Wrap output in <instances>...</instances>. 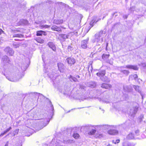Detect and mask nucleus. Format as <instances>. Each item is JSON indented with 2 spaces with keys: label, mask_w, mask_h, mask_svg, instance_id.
Here are the masks:
<instances>
[{
  "label": "nucleus",
  "mask_w": 146,
  "mask_h": 146,
  "mask_svg": "<svg viewBox=\"0 0 146 146\" xmlns=\"http://www.w3.org/2000/svg\"><path fill=\"white\" fill-rule=\"evenodd\" d=\"M109 54H103L102 56V58L104 59V58H105L106 57L108 58L109 56Z\"/></svg>",
  "instance_id": "46"
},
{
  "label": "nucleus",
  "mask_w": 146,
  "mask_h": 146,
  "mask_svg": "<svg viewBox=\"0 0 146 146\" xmlns=\"http://www.w3.org/2000/svg\"><path fill=\"white\" fill-rule=\"evenodd\" d=\"M74 142V141L73 140L68 139L67 140H64V143L65 144H70L73 143Z\"/></svg>",
  "instance_id": "32"
},
{
  "label": "nucleus",
  "mask_w": 146,
  "mask_h": 146,
  "mask_svg": "<svg viewBox=\"0 0 146 146\" xmlns=\"http://www.w3.org/2000/svg\"><path fill=\"white\" fill-rule=\"evenodd\" d=\"M48 119L46 118L45 119H41V121L42 122V124L44 125V127H42L43 128L44 127L46 126L49 123L50 119V117H48Z\"/></svg>",
  "instance_id": "10"
},
{
  "label": "nucleus",
  "mask_w": 146,
  "mask_h": 146,
  "mask_svg": "<svg viewBox=\"0 0 146 146\" xmlns=\"http://www.w3.org/2000/svg\"><path fill=\"white\" fill-rule=\"evenodd\" d=\"M109 134L111 135H115L118 133V131L115 129H111L108 131Z\"/></svg>",
  "instance_id": "22"
},
{
  "label": "nucleus",
  "mask_w": 146,
  "mask_h": 146,
  "mask_svg": "<svg viewBox=\"0 0 146 146\" xmlns=\"http://www.w3.org/2000/svg\"><path fill=\"white\" fill-rule=\"evenodd\" d=\"M66 60L68 64L71 65L74 64L76 62L75 59L72 57L68 58Z\"/></svg>",
  "instance_id": "8"
},
{
  "label": "nucleus",
  "mask_w": 146,
  "mask_h": 146,
  "mask_svg": "<svg viewBox=\"0 0 146 146\" xmlns=\"http://www.w3.org/2000/svg\"><path fill=\"white\" fill-rule=\"evenodd\" d=\"M6 78L8 80L10 81L13 82H16L18 81L19 79L21 78V77H20L19 76H18V77L17 78H13L11 77L7 76L6 77Z\"/></svg>",
  "instance_id": "20"
},
{
  "label": "nucleus",
  "mask_w": 146,
  "mask_h": 146,
  "mask_svg": "<svg viewBox=\"0 0 146 146\" xmlns=\"http://www.w3.org/2000/svg\"><path fill=\"white\" fill-rule=\"evenodd\" d=\"M88 85L90 87L94 88L96 86V83L93 81H90L88 83Z\"/></svg>",
  "instance_id": "23"
},
{
  "label": "nucleus",
  "mask_w": 146,
  "mask_h": 146,
  "mask_svg": "<svg viewBox=\"0 0 146 146\" xmlns=\"http://www.w3.org/2000/svg\"><path fill=\"white\" fill-rule=\"evenodd\" d=\"M134 138V135L132 133H129L127 136V138L128 139H133Z\"/></svg>",
  "instance_id": "31"
},
{
  "label": "nucleus",
  "mask_w": 146,
  "mask_h": 146,
  "mask_svg": "<svg viewBox=\"0 0 146 146\" xmlns=\"http://www.w3.org/2000/svg\"><path fill=\"white\" fill-rule=\"evenodd\" d=\"M48 119L46 118L45 119H41V121L42 122V124L44 125V127H42L43 128L44 127L46 126L49 123L50 119V117H48Z\"/></svg>",
  "instance_id": "9"
},
{
  "label": "nucleus",
  "mask_w": 146,
  "mask_h": 146,
  "mask_svg": "<svg viewBox=\"0 0 146 146\" xmlns=\"http://www.w3.org/2000/svg\"><path fill=\"white\" fill-rule=\"evenodd\" d=\"M36 41L38 43L42 44L44 42V40L43 39L40 38H38L36 39Z\"/></svg>",
  "instance_id": "37"
},
{
  "label": "nucleus",
  "mask_w": 146,
  "mask_h": 146,
  "mask_svg": "<svg viewBox=\"0 0 146 146\" xmlns=\"http://www.w3.org/2000/svg\"><path fill=\"white\" fill-rule=\"evenodd\" d=\"M58 89L60 92L63 93V94L66 96H72L71 95V91L70 87L59 86L58 87Z\"/></svg>",
  "instance_id": "2"
},
{
  "label": "nucleus",
  "mask_w": 146,
  "mask_h": 146,
  "mask_svg": "<svg viewBox=\"0 0 146 146\" xmlns=\"http://www.w3.org/2000/svg\"><path fill=\"white\" fill-rule=\"evenodd\" d=\"M27 66H26L25 67H24L23 68V67L22 66V69L24 70H25L27 69Z\"/></svg>",
  "instance_id": "55"
},
{
  "label": "nucleus",
  "mask_w": 146,
  "mask_h": 146,
  "mask_svg": "<svg viewBox=\"0 0 146 146\" xmlns=\"http://www.w3.org/2000/svg\"><path fill=\"white\" fill-rule=\"evenodd\" d=\"M73 136L75 139H77L79 137V135L77 133H74L73 135Z\"/></svg>",
  "instance_id": "41"
},
{
  "label": "nucleus",
  "mask_w": 146,
  "mask_h": 146,
  "mask_svg": "<svg viewBox=\"0 0 146 146\" xmlns=\"http://www.w3.org/2000/svg\"><path fill=\"white\" fill-rule=\"evenodd\" d=\"M122 67L123 68H127L128 69H132L136 70H138V68L137 67V66L130 65H126L125 66H123Z\"/></svg>",
  "instance_id": "12"
},
{
  "label": "nucleus",
  "mask_w": 146,
  "mask_h": 146,
  "mask_svg": "<svg viewBox=\"0 0 146 146\" xmlns=\"http://www.w3.org/2000/svg\"><path fill=\"white\" fill-rule=\"evenodd\" d=\"M127 15H124L123 16V17L125 19H127Z\"/></svg>",
  "instance_id": "56"
},
{
  "label": "nucleus",
  "mask_w": 146,
  "mask_h": 146,
  "mask_svg": "<svg viewBox=\"0 0 146 146\" xmlns=\"http://www.w3.org/2000/svg\"><path fill=\"white\" fill-rule=\"evenodd\" d=\"M48 46L51 48L54 51H56V48L54 44L52 42H49L48 43Z\"/></svg>",
  "instance_id": "13"
},
{
  "label": "nucleus",
  "mask_w": 146,
  "mask_h": 146,
  "mask_svg": "<svg viewBox=\"0 0 146 146\" xmlns=\"http://www.w3.org/2000/svg\"><path fill=\"white\" fill-rule=\"evenodd\" d=\"M136 143L133 142H124L123 143V146H135Z\"/></svg>",
  "instance_id": "19"
},
{
  "label": "nucleus",
  "mask_w": 146,
  "mask_h": 146,
  "mask_svg": "<svg viewBox=\"0 0 146 146\" xmlns=\"http://www.w3.org/2000/svg\"><path fill=\"white\" fill-rule=\"evenodd\" d=\"M12 128L11 127H9V128L6 129L3 132H2L0 135V137H3L4 135L7 132H9L11 129Z\"/></svg>",
  "instance_id": "26"
},
{
  "label": "nucleus",
  "mask_w": 146,
  "mask_h": 146,
  "mask_svg": "<svg viewBox=\"0 0 146 146\" xmlns=\"http://www.w3.org/2000/svg\"><path fill=\"white\" fill-rule=\"evenodd\" d=\"M117 13V12H115L113 13L112 14L113 16H114L115 15V17L117 16L118 15L117 14H116Z\"/></svg>",
  "instance_id": "52"
},
{
  "label": "nucleus",
  "mask_w": 146,
  "mask_h": 146,
  "mask_svg": "<svg viewBox=\"0 0 146 146\" xmlns=\"http://www.w3.org/2000/svg\"><path fill=\"white\" fill-rule=\"evenodd\" d=\"M66 7H67L68 9L69 8V7L68 5H66Z\"/></svg>",
  "instance_id": "62"
},
{
  "label": "nucleus",
  "mask_w": 146,
  "mask_h": 146,
  "mask_svg": "<svg viewBox=\"0 0 146 146\" xmlns=\"http://www.w3.org/2000/svg\"><path fill=\"white\" fill-rule=\"evenodd\" d=\"M96 131L95 129H92V130L88 132V134L89 135H94L96 133Z\"/></svg>",
  "instance_id": "36"
},
{
  "label": "nucleus",
  "mask_w": 146,
  "mask_h": 146,
  "mask_svg": "<svg viewBox=\"0 0 146 146\" xmlns=\"http://www.w3.org/2000/svg\"><path fill=\"white\" fill-rule=\"evenodd\" d=\"M4 51L7 54L10 56H12L14 53V51L13 49L9 47L5 48L4 49Z\"/></svg>",
  "instance_id": "5"
},
{
  "label": "nucleus",
  "mask_w": 146,
  "mask_h": 146,
  "mask_svg": "<svg viewBox=\"0 0 146 146\" xmlns=\"http://www.w3.org/2000/svg\"><path fill=\"white\" fill-rule=\"evenodd\" d=\"M120 140L119 139H117L116 140V141L114 143L116 144V143H119Z\"/></svg>",
  "instance_id": "53"
},
{
  "label": "nucleus",
  "mask_w": 146,
  "mask_h": 146,
  "mask_svg": "<svg viewBox=\"0 0 146 146\" xmlns=\"http://www.w3.org/2000/svg\"><path fill=\"white\" fill-rule=\"evenodd\" d=\"M96 127H99L100 128H102L105 129H108L110 128V126L108 125H102L96 126Z\"/></svg>",
  "instance_id": "24"
},
{
  "label": "nucleus",
  "mask_w": 146,
  "mask_h": 146,
  "mask_svg": "<svg viewBox=\"0 0 146 146\" xmlns=\"http://www.w3.org/2000/svg\"><path fill=\"white\" fill-rule=\"evenodd\" d=\"M100 78L101 80L103 81L104 82H109V81H108L107 79V78L105 76V77H100Z\"/></svg>",
  "instance_id": "38"
},
{
  "label": "nucleus",
  "mask_w": 146,
  "mask_h": 146,
  "mask_svg": "<svg viewBox=\"0 0 146 146\" xmlns=\"http://www.w3.org/2000/svg\"><path fill=\"white\" fill-rule=\"evenodd\" d=\"M112 87L111 85L106 83H103L101 85V87L102 88L108 89L111 88Z\"/></svg>",
  "instance_id": "17"
},
{
  "label": "nucleus",
  "mask_w": 146,
  "mask_h": 146,
  "mask_svg": "<svg viewBox=\"0 0 146 146\" xmlns=\"http://www.w3.org/2000/svg\"><path fill=\"white\" fill-rule=\"evenodd\" d=\"M106 74V71L105 70H103L100 71L96 73V75L100 77H103Z\"/></svg>",
  "instance_id": "18"
},
{
  "label": "nucleus",
  "mask_w": 146,
  "mask_h": 146,
  "mask_svg": "<svg viewBox=\"0 0 146 146\" xmlns=\"http://www.w3.org/2000/svg\"><path fill=\"white\" fill-rule=\"evenodd\" d=\"M2 60L3 63L5 64L7 63H9L10 62L9 58L6 55L3 56L2 58Z\"/></svg>",
  "instance_id": "15"
},
{
  "label": "nucleus",
  "mask_w": 146,
  "mask_h": 146,
  "mask_svg": "<svg viewBox=\"0 0 146 146\" xmlns=\"http://www.w3.org/2000/svg\"><path fill=\"white\" fill-rule=\"evenodd\" d=\"M76 78H80V76H79V75H77V76H76Z\"/></svg>",
  "instance_id": "61"
},
{
  "label": "nucleus",
  "mask_w": 146,
  "mask_h": 146,
  "mask_svg": "<svg viewBox=\"0 0 146 146\" xmlns=\"http://www.w3.org/2000/svg\"><path fill=\"white\" fill-rule=\"evenodd\" d=\"M133 87L136 91L140 94L142 96V98L143 99V96L142 94L141 93V91L140 90L139 86H138L134 85L133 86Z\"/></svg>",
  "instance_id": "25"
},
{
  "label": "nucleus",
  "mask_w": 146,
  "mask_h": 146,
  "mask_svg": "<svg viewBox=\"0 0 146 146\" xmlns=\"http://www.w3.org/2000/svg\"><path fill=\"white\" fill-rule=\"evenodd\" d=\"M134 106L132 108L130 109V114L131 115H133L136 113L138 111L139 108V105L136 102L133 103Z\"/></svg>",
  "instance_id": "4"
},
{
  "label": "nucleus",
  "mask_w": 146,
  "mask_h": 146,
  "mask_svg": "<svg viewBox=\"0 0 146 146\" xmlns=\"http://www.w3.org/2000/svg\"><path fill=\"white\" fill-rule=\"evenodd\" d=\"M16 31H17V32H19V30H16Z\"/></svg>",
  "instance_id": "63"
},
{
  "label": "nucleus",
  "mask_w": 146,
  "mask_h": 146,
  "mask_svg": "<svg viewBox=\"0 0 146 146\" xmlns=\"http://www.w3.org/2000/svg\"><path fill=\"white\" fill-rule=\"evenodd\" d=\"M112 142L113 143L115 142L114 140H113Z\"/></svg>",
  "instance_id": "64"
},
{
  "label": "nucleus",
  "mask_w": 146,
  "mask_h": 146,
  "mask_svg": "<svg viewBox=\"0 0 146 146\" xmlns=\"http://www.w3.org/2000/svg\"><path fill=\"white\" fill-rule=\"evenodd\" d=\"M121 72L123 73V74L126 75H128V74H129V71L127 70H121Z\"/></svg>",
  "instance_id": "39"
},
{
  "label": "nucleus",
  "mask_w": 146,
  "mask_h": 146,
  "mask_svg": "<svg viewBox=\"0 0 146 146\" xmlns=\"http://www.w3.org/2000/svg\"><path fill=\"white\" fill-rule=\"evenodd\" d=\"M92 127V126H91V125H87L85 126L84 127V129L86 130V129H91V128Z\"/></svg>",
  "instance_id": "42"
},
{
  "label": "nucleus",
  "mask_w": 146,
  "mask_h": 146,
  "mask_svg": "<svg viewBox=\"0 0 146 146\" xmlns=\"http://www.w3.org/2000/svg\"><path fill=\"white\" fill-rule=\"evenodd\" d=\"M89 40V38H88L86 40H82L81 42V47L84 49H85L87 47V44Z\"/></svg>",
  "instance_id": "7"
},
{
  "label": "nucleus",
  "mask_w": 146,
  "mask_h": 146,
  "mask_svg": "<svg viewBox=\"0 0 146 146\" xmlns=\"http://www.w3.org/2000/svg\"><path fill=\"white\" fill-rule=\"evenodd\" d=\"M69 78L71 81L72 80H73V81L75 82H78V80L76 78L73 77L71 75H70V76L69 77Z\"/></svg>",
  "instance_id": "34"
},
{
  "label": "nucleus",
  "mask_w": 146,
  "mask_h": 146,
  "mask_svg": "<svg viewBox=\"0 0 146 146\" xmlns=\"http://www.w3.org/2000/svg\"><path fill=\"white\" fill-rule=\"evenodd\" d=\"M36 94L38 95V98L40 97V96H42V97H43V95L42 94H40L39 93H36Z\"/></svg>",
  "instance_id": "51"
},
{
  "label": "nucleus",
  "mask_w": 146,
  "mask_h": 146,
  "mask_svg": "<svg viewBox=\"0 0 146 146\" xmlns=\"http://www.w3.org/2000/svg\"><path fill=\"white\" fill-rule=\"evenodd\" d=\"M96 95L97 96H100V91L98 90H96L95 91V93Z\"/></svg>",
  "instance_id": "44"
},
{
  "label": "nucleus",
  "mask_w": 146,
  "mask_h": 146,
  "mask_svg": "<svg viewBox=\"0 0 146 146\" xmlns=\"http://www.w3.org/2000/svg\"><path fill=\"white\" fill-rule=\"evenodd\" d=\"M86 88V87L84 86H80V89L82 92V94L80 93L74 94L73 96L74 98L75 99L79 100L80 101H83L84 100L87 99L88 98V97L85 95V94H84V95L83 94L84 92L85 91Z\"/></svg>",
  "instance_id": "1"
},
{
  "label": "nucleus",
  "mask_w": 146,
  "mask_h": 146,
  "mask_svg": "<svg viewBox=\"0 0 146 146\" xmlns=\"http://www.w3.org/2000/svg\"><path fill=\"white\" fill-rule=\"evenodd\" d=\"M51 29L52 30L57 32L61 31L62 30L60 27H57L56 25H54L52 27Z\"/></svg>",
  "instance_id": "21"
},
{
  "label": "nucleus",
  "mask_w": 146,
  "mask_h": 146,
  "mask_svg": "<svg viewBox=\"0 0 146 146\" xmlns=\"http://www.w3.org/2000/svg\"><path fill=\"white\" fill-rule=\"evenodd\" d=\"M49 110H50V116L48 117H50H50L52 118L54 115V107L53 105L52 104L51 102L50 101L49 102Z\"/></svg>",
  "instance_id": "6"
},
{
  "label": "nucleus",
  "mask_w": 146,
  "mask_h": 146,
  "mask_svg": "<svg viewBox=\"0 0 146 146\" xmlns=\"http://www.w3.org/2000/svg\"><path fill=\"white\" fill-rule=\"evenodd\" d=\"M88 69L89 73L90 74V72H92V66H91V67H90V66H89V67H88Z\"/></svg>",
  "instance_id": "45"
},
{
  "label": "nucleus",
  "mask_w": 146,
  "mask_h": 146,
  "mask_svg": "<svg viewBox=\"0 0 146 146\" xmlns=\"http://www.w3.org/2000/svg\"><path fill=\"white\" fill-rule=\"evenodd\" d=\"M103 33V31H101L95 34V38L92 40V42H96L98 45H100V43H101L103 40V38L101 37Z\"/></svg>",
  "instance_id": "3"
},
{
  "label": "nucleus",
  "mask_w": 146,
  "mask_h": 146,
  "mask_svg": "<svg viewBox=\"0 0 146 146\" xmlns=\"http://www.w3.org/2000/svg\"><path fill=\"white\" fill-rule=\"evenodd\" d=\"M133 76L135 79H136L137 78V76L136 74H135L133 75Z\"/></svg>",
  "instance_id": "54"
},
{
  "label": "nucleus",
  "mask_w": 146,
  "mask_h": 146,
  "mask_svg": "<svg viewBox=\"0 0 146 146\" xmlns=\"http://www.w3.org/2000/svg\"><path fill=\"white\" fill-rule=\"evenodd\" d=\"M143 67H145V68H146V64H143Z\"/></svg>",
  "instance_id": "58"
},
{
  "label": "nucleus",
  "mask_w": 146,
  "mask_h": 146,
  "mask_svg": "<svg viewBox=\"0 0 146 146\" xmlns=\"http://www.w3.org/2000/svg\"><path fill=\"white\" fill-rule=\"evenodd\" d=\"M139 130H136L135 131V133L137 135H138L139 134Z\"/></svg>",
  "instance_id": "47"
},
{
  "label": "nucleus",
  "mask_w": 146,
  "mask_h": 146,
  "mask_svg": "<svg viewBox=\"0 0 146 146\" xmlns=\"http://www.w3.org/2000/svg\"><path fill=\"white\" fill-rule=\"evenodd\" d=\"M8 143H9L8 141H7V142H6V144H5V146H8Z\"/></svg>",
  "instance_id": "57"
},
{
  "label": "nucleus",
  "mask_w": 146,
  "mask_h": 146,
  "mask_svg": "<svg viewBox=\"0 0 146 146\" xmlns=\"http://www.w3.org/2000/svg\"><path fill=\"white\" fill-rule=\"evenodd\" d=\"M3 33V34H5V32L2 30V29H0V35H1V34Z\"/></svg>",
  "instance_id": "49"
},
{
  "label": "nucleus",
  "mask_w": 146,
  "mask_h": 146,
  "mask_svg": "<svg viewBox=\"0 0 146 146\" xmlns=\"http://www.w3.org/2000/svg\"><path fill=\"white\" fill-rule=\"evenodd\" d=\"M54 73H53V74H51L50 73H48V74L49 77H50L51 79H52V80H53L54 82H55V81H54V80L55 77H54Z\"/></svg>",
  "instance_id": "33"
},
{
  "label": "nucleus",
  "mask_w": 146,
  "mask_h": 146,
  "mask_svg": "<svg viewBox=\"0 0 146 146\" xmlns=\"http://www.w3.org/2000/svg\"><path fill=\"white\" fill-rule=\"evenodd\" d=\"M48 119L46 118L45 119H41V121L42 122V124L44 125V127H42L43 128L44 127L46 126L49 123L50 119V117H48Z\"/></svg>",
  "instance_id": "11"
},
{
  "label": "nucleus",
  "mask_w": 146,
  "mask_h": 146,
  "mask_svg": "<svg viewBox=\"0 0 146 146\" xmlns=\"http://www.w3.org/2000/svg\"><path fill=\"white\" fill-rule=\"evenodd\" d=\"M19 23L21 25H27L28 24V22L26 20L21 19L20 20Z\"/></svg>",
  "instance_id": "30"
},
{
  "label": "nucleus",
  "mask_w": 146,
  "mask_h": 146,
  "mask_svg": "<svg viewBox=\"0 0 146 146\" xmlns=\"http://www.w3.org/2000/svg\"><path fill=\"white\" fill-rule=\"evenodd\" d=\"M123 89L126 92H130L132 90V86H123Z\"/></svg>",
  "instance_id": "14"
},
{
  "label": "nucleus",
  "mask_w": 146,
  "mask_h": 146,
  "mask_svg": "<svg viewBox=\"0 0 146 146\" xmlns=\"http://www.w3.org/2000/svg\"><path fill=\"white\" fill-rule=\"evenodd\" d=\"M133 8H130V9H129V11H131V10H132H132L133 9Z\"/></svg>",
  "instance_id": "59"
},
{
  "label": "nucleus",
  "mask_w": 146,
  "mask_h": 146,
  "mask_svg": "<svg viewBox=\"0 0 146 146\" xmlns=\"http://www.w3.org/2000/svg\"><path fill=\"white\" fill-rule=\"evenodd\" d=\"M42 34L44 35H46V32L44 31L41 30L38 31L36 32V35L37 36H41L42 35Z\"/></svg>",
  "instance_id": "28"
},
{
  "label": "nucleus",
  "mask_w": 146,
  "mask_h": 146,
  "mask_svg": "<svg viewBox=\"0 0 146 146\" xmlns=\"http://www.w3.org/2000/svg\"><path fill=\"white\" fill-rule=\"evenodd\" d=\"M23 35L21 34H14L13 35V37H17L19 38H21L23 37Z\"/></svg>",
  "instance_id": "35"
},
{
  "label": "nucleus",
  "mask_w": 146,
  "mask_h": 146,
  "mask_svg": "<svg viewBox=\"0 0 146 146\" xmlns=\"http://www.w3.org/2000/svg\"><path fill=\"white\" fill-rule=\"evenodd\" d=\"M40 28L41 29H42L43 28H48L50 27V26L48 25H41L40 26Z\"/></svg>",
  "instance_id": "40"
},
{
  "label": "nucleus",
  "mask_w": 146,
  "mask_h": 146,
  "mask_svg": "<svg viewBox=\"0 0 146 146\" xmlns=\"http://www.w3.org/2000/svg\"><path fill=\"white\" fill-rule=\"evenodd\" d=\"M68 49L69 50H71L73 49L72 48L69 46H68Z\"/></svg>",
  "instance_id": "50"
},
{
  "label": "nucleus",
  "mask_w": 146,
  "mask_h": 146,
  "mask_svg": "<svg viewBox=\"0 0 146 146\" xmlns=\"http://www.w3.org/2000/svg\"><path fill=\"white\" fill-rule=\"evenodd\" d=\"M103 102L106 104L110 102L108 100H103Z\"/></svg>",
  "instance_id": "48"
},
{
  "label": "nucleus",
  "mask_w": 146,
  "mask_h": 146,
  "mask_svg": "<svg viewBox=\"0 0 146 146\" xmlns=\"http://www.w3.org/2000/svg\"><path fill=\"white\" fill-rule=\"evenodd\" d=\"M60 36L61 38L64 40H66V39L69 38V34L67 35L64 34H61L60 35Z\"/></svg>",
  "instance_id": "27"
},
{
  "label": "nucleus",
  "mask_w": 146,
  "mask_h": 146,
  "mask_svg": "<svg viewBox=\"0 0 146 146\" xmlns=\"http://www.w3.org/2000/svg\"><path fill=\"white\" fill-rule=\"evenodd\" d=\"M97 98L98 99V100H99L100 101L101 100V98H99L98 97H97Z\"/></svg>",
  "instance_id": "60"
},
{
  "label": "nucleus",
  "mask_w": 146,
  "mask_h": 146,
  "mask_svg": "<svg viewBox=\"0 0 146 146\" xmlns=\"http://www.w3.org/2000/svg\"><path fill=\"white\" fill-rule=\"evenodd\" d=\"M63 21L62 19H54V20L53 23L56 24H60L62 23Z\"/></svg>",
  "instance_id": "29"
},
{
  "label": "nucleus",
  "mask_w": 146,
  "mask_h": 146,
  "mask_svg": "<svg viewBox=\"0 0 146 146\" xmlns=\"http://www.w3.org/2000/svg\"><path fill=\"white\" fill-rule=\"evenodd\" d=\"M58 66L60 72H64V66L63 64L61 63H58Z\"/></svg>",
  "instance_id": "16"
},
{
  "label": "nucleus",
  "mask_w": 146,
  "mask_h": 146,
  "mask_svg": "<svg viewBox=\"0 0 146 146\" xmlns=\"http://www.w3.org/2000/svg\"><path fill=\"white\" fill-rule=\"evenodd\" d=\"M123 97H124L123 98V100H126L128 99V96L127 94H124Z\"/></svg>",
  "instance_id": "43"
}]
</instances>
